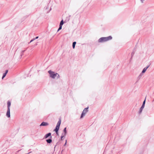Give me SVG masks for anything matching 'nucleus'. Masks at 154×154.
<instances>
[{
    "label": "nucleus",
    "mask_w": 154,
    "mask_h": 154,
    "mask_svg": "<svg viewBox=\"0 0 154 154\" xmlns=\"http://www.w3.org/2000/svg\"><path fill=\"white\" fill-rule=\"evenodd\" d=\"M61 123V120L60 119H59L58 122L57 123V125L55 128L53 130L54 131H55L56 133V134L57 136H59V129Z\"/></svg>",
    "instance_id": "nucleus-2"
},
{
    "label": "nucleus",
    "mask_w": 154,
    "mask_h": 154,
    "mask_svg": "<svg viewBox=\"0 0 154 154\" xmlns=\"http://www.w3.org/2000/svg\"><path fill=\"white\" fill-rule=\"evenodd\" d=\"M49 125V124L47 122H43L40 125V126H46Z\"/></svg>",
    "instance_id": "nucleus-5"
},
{
    "label": "nucleus",
    "mask_w": 154,
    "mask_h": 154,
    "mask_svg": "<svg viewBox=\"0 0 154 154\" xmlns=\"http://www.w3.org/2000/svg\"><path fill=\"white\" fill-rule=\"evenodd\" d=\"M69 19H70L69 17H67L66 18V19L64 21V23H66L67 22L69 21Z\"/></svg>",
    "instance_id": "nucleus-15"
},
{
    "label": "nucleus",
    "mask_w": 154,
    "mask_h": 154,
    "mask_svg": "<svg viewBox=\"0 0 154 154\" xmlns=\"http://www.w3.org/2000/svg\"><path fill=\"white\" fill-rule=\"evenodd\" d=\"M85 114L86 113H85V112L83 111L81 114L80 118L81 119L85 115Z\"/></svg>",
    "instance_id": "nucleus-13"
},
{
    "label": "nucleus",
    "mask_w": 154,
    "mask_h": 154,
    "mask_svg": "<svg viewBox=\"0 0 154 154\" xmlns=\"http://www.w3.org/2000/svg\"><path fill=\"white\" fill-rule=\"evenodd\" d=\"M112 39V37L111 36H109L107 37H102L100 38L98 40V42L103 43L111 40Z\"/></svg>",
    "instance_id": "nucleus-1"
},
{
    "label": "nucleus",
    "mask_w": 154,
    "mask_h": 154,
    "mask_svg": "<svg viewBox=\"0 0 154 154\" xmlns=\"http://www.w3.org/2000/svg\"><path fill=\"white\" fill-rule=\"evenodd\" d=\"M6 116L8 118H10V109H7Z\"/></svg>",
    "instance_id": "nucleus-6"
},
{
    "label": "nucleus",
    "mask_w": 154,
    "mask_h": 154,
    "mask_svg": "<svg viewBox=\"0 0 154 154\" xmlns=\"http://www.w3.org/2000/svg\"><path fill=\"white\" fill-rule=\"evenodd\" d=\"M143 74L141 72L139 76L137 78V79L138 80H139L142 77V76L143 75Z\"/></svg>",
    "instance_id": "nucleus-11"
},
{
    "label": "nucleus",
    "mask_w": 154,
    "mask_h": 154,
    "mask_svg": "<svg viewBox=\"0 0 154 154\" xmlns=\"http://www.w3.org/2000/svg\"><path fill=\"white\" fill-rule=\"evenodd\" d=\"M144 108L143 107H141L139 111V114H140L142 113V110Z\"/></svg>",
    "instance_id": "nucleus-16"
},
{
    "label": "nucleus",
    "mask_w": 154,
    "mask_h": 154,
    "mask_svg": "<svg viewBox=\"0 0 154 154\" xmlns=\"http://www.w3.org/2000/svg\"><path fill=\"white\" fill-rule=\"evenodd\" d=\"M28 17V16L26 17L25 18H26V17Z\"/></svg>",
    "instance_id": "nucleus-33"
},
{
    "label": "nucleus",
    "mask_w": 154,
    "mask_h": 154,
    "mask_svg": "<svg viewBox=\"0 0 154 154\" xmlns=\"http://www.w3.org/2000/svg\"><path fill=\"white\" fill-rule=\"evenodd\" d=\"M71 15H69V17H71Z\"/></svg>",
    "instance_id": "nucleus-32"
},
{
    "label": "nucleus",
    "mask_w": 154,
    "mask_h": 154,
    "mask_svg": "<svg viewBox=\"0 0 154 154\" xmlns=\"http://www.w3.org/2000/svg\"><path fill=\"white\" fill-rule=\"evenodd\" d=\"M152 101H154V99Z\"/></svg>",
    "instance_id": "nucleus-34"
},
{
    "label": "nucleus",
    "mask_w": 154,
    "mask_h": 154,
    "mask_svg": "<svg viewBox=\"0 0 154 154\" xmlns=\"http://www.w3.org/2000/svg\"><path fill=\"white\" fill-rule=\"evenodd\" d=\"M48 72L50 75V77L54 79L55 78L56 75L57 74V73L53 72L51 70L48 71Z\"/></svg>",
    "instance_id": "nucleus-3"
},
{
    "label": "nucleus",
    "mask_w": 154,
    "mask_h": 154,
    "mask_svg": "<svg viewBox=\"0 0 154 154\" xmlns=\"http://www.w3.org/2000/svg\"><path fill=\"white\" fill-rule=\"evenodd\" d=\"M51 133L50 132H49L47 134H46L44 136L43 139H46L48 137H50V138H52V136H51Z\"/></svg>",
    "instance_id": "nucleus-4"
},
{
    "label": "nucleus",
    "mask_w": 154,
    "mask_h": 154,
    "mask_svg": "<svg viewBox=\"0 0 154 154\" xmlns=\"http://www.w3.org/2000/svg\"><path fill=\"white\" fill-rule=\"evenodd\" d=\"M34 40H35V39H34V38H33V39H32L30 41V42H32V41H33Z\"/></svg>",
    "instance_id": "nucleus-26"
},
{
    "label": "nucleus",
    "mask_w": 154,
    "mask_h": 154,
    "mask_svg": "<svg viewBox=\"0 0 154 154\" xmlns=\"http://www.w3.org/2000/svg\"><path fill=\"white\" fill-rule=\"evenodd\" d=\"M7 103L8 109H10V106L11 105V102L9 101H8L7 102Z\"/></svg>",
    "instance_id": "nucleus-10"
},
{
    "label": "nucleus",
    "mask_w": 154,
    "mask_h": 154,
    "mask_svg": "<svg viewBox=\"0 0 154 154\" xmlns=\"http://www.w3.org/2000/svg\"><path fill=\"white\" fill-rule=\"evenodd\" d=\"M141 1V2H142V3H143V1H144L145 0H140Z\"/></svg>",
    "instance_id": "nucleus-30"
},
{
    "label": "nucleus",
    "mask_w": 154,
    "mask_h": 154,
    "mask_svg": "<svg viewBox=\"0 0 154 154\" xmlns=\"http://www.w3.org/2000/svg\"><path fill=\"white\" fill-rule=\"evenodd\" d=\"M56 77H57V79H59L60 77L59 75L57 73V75Z\"/></svg>",
    "instance_id": "nucleus-23"
},
{
    "label": "nucleus",
    "mask_w": 154,
    "mask_h": 154,
    "mask_svg": "<svg viewBox=\"0 0 154 154\" xmlns=\"http://www.w3.org/2000/svg\"><path fill=\"white\" fill-rule=\"evenodd\" d=\"M88 107H86L85 108L83 111V112H85V113L87 112L88 111Z\"/></svg>",
    "instance_id": "nucleus-17"
},
{
    "label": "nucleus",
    "mask_w": 154,
    "mask_h": 154,
    "mask_svg": "<svg viewBox=\"0 0 154 154\" xmlns=\"http://www.w3.org/2000/svg\"><path fill=\"white\" fill-rule=\"evenodd\" d=\"M23 53H23L21 52V54H20V56L21 57H22V56L23 55Z\"/></svg>",
    "instance_id": "nucleus-28"
},
{
    "label": "nucleus",
    "mask_w": 154,
    "mask_h": 154,
    "mask_svg": "<svg viewBox=\"0 0 154 154\" xmlns=\"http://www.w3.org/2000/svg\"><path fill=\"white\" fill-rule=\"evenodd\" d=\"M62 28V26H59V28H58V30H57V32H58V31H59Z\"/></svg>",
    "instance_id": "nucleus-22"
},
{
    "label": "nucleus",
    "mask_w": 154,
    "mask_h": 154,
    "mask_svg": "<svg viewBox=\"0 0 154 154\" xmlns=\"http://www.w3.org/2000/svg\"><path fill=\"white\" fill-rule=\"evenodd\" d=\"M63 150H62L61 151V153H62V152H63Z\"/></svg>",
    "instance_id": "nucleus-31"
},
{
    "label": "nucleus",
    "mask_w": 154,
    "mask_h": 154,
    "mask_svg": "<svg viewBox=\"0 0 154 154\" xmlns=\"http://www.w3.org/2000/svg\"><path fill=\"white\" fill-rule=\"evenodd\" d=\"M146 97L145 99V100H144L143 101V103H142V104L141 106V107H145V103H146Z\"/></svg>",
    "instance_id": "nucleus-14"
},
{
    "label": "nucleus",
    "mask_w": 154,
    "mask_h": 154,
    "mask_svg": "<svg viewBox=\"0 0 154 154\" xmlns=\"http://www.w3.org/2000/svg\"><path fill=\"white\" fill-rule=\"evenodd\" d=\"M64 23V22L63 21V20H62L60 23V24H59V26H62L63 25V24L64 23Z\"/></svg>",
    "instance_id": "nucleus-18"
},
{
    "label": "nucleus",
    "mask_w": 154,
    "mask_h": 154,
    "mask_svg": "<svg viewBox=\"0 0 154 154\" xmlns=\"http://www.w3.org/2000/svg\"><path fill=\"white\" fill-rule=\"evenodd\" d=\"M76 43V42H73L72 44V47L73 49L75 48Z\"/></svg>",
    "instance_id": "nucleus-19"
},
{
    "label": "nucleus",
    "mask_w": 154,
    "mask_h": 154,
    "mask_svg": "<svg viewBox=\"0 0 154 154\" xmlns=\"http://www.w3.org/2000/svg\"><path fill=\"white\" fill-rule=\"evenodd\" d=\"M46 141L48 143L50 144L52 142V140L51 138H50L49 139H47Z\"/></svg>",
    "instance_id": "nucleus-8"
},
{
    "label": "nucleus",
    "mask_w": 154,
    "mask_h": 154,
    "mask_svg": "<svg viewBox=\"0 0 154 154\" xmlns=\"http://www.w3.org/2000/svg\"><path fill=\"white\" fill-rule=\"evenodd\" d=\"M135 49H134L133 51L131 53V58H130V60H131L132 59V57H133V56H134V53H135Z\"/></svg>",
    "instance_id": "nucleus-12"
},
{
    "label": "nucleus",
    "mask_w": 154,
    "mask_h": 154,
    "mask_svg": "<svg viewBox=\"0 0 154 154\" xmlns=\"http://www.w3.org/2000/svg\"><path fill=\"white\" fill-rule=\"evenodd\" d=\"M66 128L65 127L63 130V135H64V136H66L67 133V131L66 130Z\"/></svg>",
    "instance_id": "nucleus-9"
},
{
    "label": "nucleus",
    "mask_w": 154,
    "mask_h": 154,
    "mask_svg": "<svg viewBox=\"0 0 154 154\" xmlns=\"http://www.w3.org/2000/svg\"><path fill=\"white\" fill-rule=\"evenodd\" d=\"M8 70H6L5 71V73H4L3 74V75L2 76V79H3L6 76V75L7 74V73H8Z\"/></svg>",
    "instance_id": "nucleus-7"
},
{
    "label": "nucleus",
    "mask_w": 154,
    "mask_h": 154,
    "mask_svg": "<svg viewBox=\"0 0 154 154\" xmlns=\"http://www.w3.org/2000/svg\"><path fill=\"white\" fill-rule=\"evenodd\" d=\"M146 68H144L143 69L142 72H141V73H142L143 74L144 73H145V72H146Z\"/></svg>",
    "instance_id": "nucleus-21"
},
{
    "label": "nucleus",
    "mask_w": 154,
    "mask_h": 154,
    "mask_svg": "<svg viewBox=\"0 0 154 154\" xmlns=\"http://www.w3.org/2000/svg\"><path fill=\"white\" fill-rule=\"evenodd\" d=\"M67 142V140H65V143L64 144V145H63L64 146H65L66 145V144Z\"/></svg>",
    "instance_id": "nucleus-25"
},
{
    "label": "nucleus",
    "mask_w": 154,
    "mask_h": 154,
    "mask_svg": "<svg viewBox=\"0 0 154 154\" xmlns=\"http://www.w3.org/2000/svg\"><path fill=\"white\" fill-rule=\"evenodd\" d=\"M38 38V36H36L35 38H34V39H35V40L36 39Z\"/></svg>",
    "instance_id": "nucleus-29"
},
{
    "label": "nucleus",
    "mask_w": 154,
    "mask_h": 154,
    "mask_svg": "<svg viewBox=\"0 0 154 154\" xmlns=\"http://www.w3.org/2000/svg\"><path fill=\"white\" fill-rule=\"evenodd\" d=\"M27 49V48H26L25 50L22 51L21 52H22V53H24L25 52V51H26V50Z\"/></svg>",
    "instance_id": "nucleus-27"
},
{
    "label": "nucleus",
    "mask_w": 154,
    "mask_h": 154,
    "mask_svg": "<svg viewBox=\"0 0 154 154\" xmlns=\"http://www.w3.org/2000/svg\"><path fill=\"white\" fill-rule=\"evenodd\" d=\"M151 63H150L149 64V65L147 66L146 67H145V68H146V69H147L149 67V66H150V65H151Z\"/></svg>",
    "instance_id": "nucleus-24"
},
{
    "label": "nucleus",
    "mask_w": 154,
    "mask_h": 154,
    "mask_svg": "<svg viewBox=\"0 0 154 154\" xmlns=\"http://www.w3.org/2000/svg\"><path fill=\"white\" fill-rule=\"evenodd\" d=\"M64 136V135H63V133L62 134V135L60 137V139L59 140H63V138L65 136Z\"/></svg>",
    "instance_id": "nucleus-20"
}]
</instances>
